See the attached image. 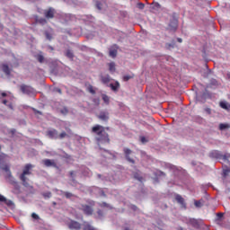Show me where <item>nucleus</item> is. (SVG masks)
I'll use <instances>...</instances> for the list:
<instances>
[{
    "instance_id": "f257e3e1",
    "label": "nucleus",
    "mask_w": 230,
    "mask_h": 230,
    "mask_svg": "<svg viewBox=\"0 0 230 230\" xmlns=\"http://www.w3.org/2000/svg\"><path fill=\"white\" fill-rule=\"evenodd\" d=\"M92 134H94L97 145H111V137L105 131V127L96 124L92 128Z\"/></svg>"
},
{
    "instance_id": "f03ea898",
    "label": "nucleus",
    "mask_w": 230,
    "mask_h": 230,
    "mask_svg": "<svg viewBox=\"0 0 230 230\" xmlns=\"http://www.w3.org/2000/svg\"><path fill=\"white\" fill-rule=\"evenodd\" d=\"M0 168H1V170H4V172H6V173H7L6 179H7V181L9 182V184L13 186V188L15 190H17V191H19L21 190V185H19V182H17L15 178L12 175V171H10V165L3 164L0 162Z\"/></svg>"
},
{
    "instance_id": "7ed1b4c3",
    "label": "nucleus",
    "mask_w": 230,
    "mask_h": 230,
    "mask_svg": "<svg viewBox=\"0 0 230 230\" xmlns=\"http://www.w3.org/2000/svg\"><path fill=\"white\" fill-rule=\"evenodd\" d=\"M31 168H33V165L31 164H25L22 173L20 175V181H22V186H24V188L33 190V186H31L30 182H28V178L26 177V175H31Z\"/></svg>"
},
{
    "instance_id": "20e7f679",
    "label": "nucleus",
    "mask_w": 230,
    "mask_h": 230,
    "mask_svg": "<svg viewBox=\"0 0 230 230\" xmlns=\"http://www.w3.org/2000/svg\"><path fill=\"white\" fill-rule=\"evenodd\" d=\"M20 91L23 94H27L28 96H35V89L30 85H26V84L20 85Z\"/></svg>"
},
{
    "instance_id": "39448f33",
    "label": "nucleus",
    "mask_w": 230,
    "mask_h": 230,
    "mask_svg": "<svg viewBox=\"0 0 230 230\" xmlns=\"http://www.w3.org/2000/svg\"><path fill=\"white\" fill-rule=\"evenodd\" d=\"M68 228L71 230H80L82 229V225L78 221L71 220L68 223Z\"/></svg>"
},
{
    "instance_id": "423d86ee",
    "label": "nucleus",
    "mask_w": 230,
    "mask_h": 230,
    "mask_svg": "<svg viewBox=\"0 0 230 230\" xmlns=\"http://www.w3.org/2000/svg\"><path fill=\"white\" fill-rule=\"evenodd\" d=\"M55 9L53 7H49V9L44 11V16L46 19H54L55 17Z\"/></svg>"
},
{
    "instance_id": "0eeeda50",
    "label": "nucleus",
    "mask_w": 230,
    "mask_h": 230,
    "mask_svg": "<svg viewBox=\"0 0 230 230\" xmlns=\"http://www.w3.org/2000/svg\"><path fill=\"white\" fill-rule=\"evenodd\" d=\"M47 136L50 139H58V131L57 129H55V128L49 129L47 131Z\"/></svg>"
},
{
    "instance_id": "6e6552de",
    "label": "nucleus",
    "mask_w": 230,
    "mask_h": 230,
    "mask_svg": "<svg viewBox=\"0 0 230 230\" xmlns=\"http://www.w3.org/2000/svg\"><path fill=\"white\" fill-rule=\"evenodd\" d=\"M81 208H82V210L83 212L84 213V215H87V216H91L93 215V207L89 206V205H81Z\"/></svg>"
},
{
    "instance_id": "1a4fd4ad",
    "label": "nucleus",
    "mask_w": 230,
    "mask_h": 230,
    "mask_svg": "<svg viewBox=\"0 0 230 230\" xmlns=\"http://www.w3.org/2000/svg\"><path fill=\"white\" fill-rule=\"evenodd\" d=\"M124 154H125V157H126L127 161H128V163H131L132 164H134V163H136V161H134V159L130 158V154H132V150L126 147V148H124Z\"/></svg>"
},
{
    "instance_id": "9d476101",
    "label": "nucleus",
    "mask_w": 230,
    "mask_h": 230,
    "mask_svg": "<svg viewBox=\"0 0 230 230\" xmlns=\"http://www.w3.org/2000/svg\"><path fill=\"white\" fill-rule=\"evenodd\" d=\"M42 163L45 166H47V168H49L50 166L57 168V163H55V160L44 159L42 160Z\"/></svg>"
},
{
    "instance_id": "9b49d317",
    "label": "nucleus",
    "mask_w": 230,
    "mask_h": 230,
    "mask_svg": "<svg viewBox=\"0 0 230 230\" xmlns=\"http://www.w3.org/2000/svg\"><path fill=\"white\" fill-rule=\"evenodd\" d=\"M178 26H179V21L176 18H173L169 23V28L170 30H172V31H175Z\"/></svg>"
},
{
    "instance_id": "f8f14e48",
    "label": "nucleus",
    "mask_w": 230,
    "mask_h": 230,
    "mask_svg": "<svg viewBox=\"0 0 230 230\" xmlns=\"http://www.w3.org/2000/svg\"><path fill=\"white\" fill-rule=\"evenodd\" d=\"M97 118L102 121H109V111H101Z\"/></svg>"
},
{
    "instance_id": "ddd939ff",
    "label": "nucleus",
    "mask_w": 230,
    "mask_h": 230,
    "mask_svg": "<svg viewBox=\"0 0 230 230\" xmlns=\"http://www.w3.org/2000/svg\"><path fill=\"white\" fill-rule=\"evenodd\" d=\"M175 200L181 206V208H183V209H186V202H184V198H182V196L177 194L175 196Z\"/></svg>"
},
{
    "instance_id": "4468645a",
    "label": "nucleus",
    "mask_w": 230,
    "mask_h": 230,
    "mask_svg": "<svg viewBox=\"0 0 230 230\" xmlns=\"http://www.w3.org/2000/svg\"><path fill=\"white\" fill-rule=\"evenodd\" d=\"M109 87H111V91H113L114 93H118V91H119V82L116 81L115 84H110Z\"/></svg>"
},
{
    "instance_id": "2eb2a0df",
    "label": "nucleus",
    "mask_w": 230,
    "mask_h": 230,
    "mask_svg": "<svg viewBox=\"0 0 230 230\" xmlns=\"http://www.w3.org/2000/svg\"><path fill=\"white\" fill-rule=\"evenodd\" d=\"M2 71H4V73L7 76L10 75L11 70H10V66H8V65L3 64V65H2Z\"/></svg>"
},
{
    "instance_id": "dca6fc26",
    "label": "nucleus",
    "mask_w": 230,
    "mask_h": 230,
    "mask_svg": "<svg viewBox=\"0 0 230 230\" xmlns=\"http://www.w3.org/2000/svg\"><path fill=\"white\" fill-rule=\"evenodd\" d=\"M102 98L106 105H109L111 103V97H109L107 94L102 93Z\"/></svg>"
},
{
    "instance_id": "f3484780",
    "label": "nucleus",
    "mask_w": 230,
    "mask_h": 230,
    "mask_svg": "<svg viewBox=\"0 0 230 230\" xmlns=\"http://www.w3.org/2000/svg\"><path fill=\"white\" fill-rule=\"evenodd\" d=\"M101 81L103 83V84H109V82H111V75H102L101 76Z\"/></svg>"
},
{
    "instance_id": "a211bd4d",
    "label": "nucleus",
    "mask_w": 230,
    "mask_h": 230,
    "mask_svg": "<svg viewBox=\"0 0 230 230\" xmlns=\"http://www.w3.org/2000/svg\"><path fill=\"white\" fill-rule=\"evenodd\" d=\"M109 71H111V73L116 72V63L114 62L109 63Z\"/></svg>"
},
{
    "instance_id": "6ab92c4d",
    "label": "nucleus",
    "mask_w": 230,
    "mask_h": 230,
    "mask_svg": "<svg viewBox=\"0 0 230 230\" xmlns=\"http://www.w3.org/2000/svg\"><path fill=\"white\" fill-rule=\"evenodd\" d=\"M132 78H134V74L123 75L122 80L128 82V80H132Z\"/></svg>"
},
{
    "instance_id": "aec40b11",
    "label": "nucleus",
    "mask_w": 230,
    "mask_h": 230,
    "mask_svg": "<svg viewBox=\"0 0 230 230\" xmlns=\"http://www.w3.org/2000/svg\"><path fill=\"white\" fill-rule=\"evenodd\" d=\"M190 224L193 227L199 228V221L197 219H190Z\"/></svg>"
},
{
    "instance_id": "412c9836",
    "label": "nucleus",
    "mask_w": 230,
    "mask_h": 230,
    "mask_svg": "<svg viewBox=\"0 0 230 230\" xmlns=\"http://www.w3.org/2000/svg\"><path fill=\"white\" fill-rule=\"evenodd\" d=\"M66 57H67V58H70L71 60H73V58H75V54L73 53V51L68 49L66 52Z\"/></svg>"
},
{
    "instance_id": "4be33fe9",
    "label": "nucleus",
    "mask_w": 230,
    "mask_h": 230,
    "mask_svg": "<svg viewBox=\"0 0 230 230\" xmlns=\"http://www.w3.org/2000/svg\"><path fill=\"white\" fill-rule=\"evenodd\" d=\"M227 128H230L229 124H224V123L219 124V130H226Z\"/></svg>"
},
{
    "instance_id": "5701e85b",
    "label": "nucleus",
    "mask_w": 230,
    "mask_h": 230,
    "mask_svg": "<svg viewBox=\"0 0 230 230\" xmlns=\"http://www.w3.org/2000/svg\"><path fill=\"white\" fill-rule=\"evenodd\" d=\"M117 55H118V50L116 49L110 50V57H111L112 58H116Z\"/></svg>"
},
{
    "instance_id": "b1692460",
    "label": "nucleus",
    "mask_w": 230,
    "mask_h": 230,
    "mask_svg": "<svg viewBox=\"0 0 230 230\" xmlns=\"http://www.w3.org/2000/svg\"><path fill=\"white\" fill-rule=\"evenodd\" d=\"M160 8H161V4L159 3L153 4V7H152L153 10H160Z\"/></svg>"
},
{
    "instance_id": "393cba45",
    "label": "nucleus",
    "mask_w": 230,
    "mask_h": 230,
    "mask_svg": "<svg viewBox=\"0 0 230 230\" xmlns=\"http://www.w3.org/2000/svg\"><path fill=\"white\" fill-rule=\"evenodd\" d=\"M45 36L48 40H51V39H53V34H51L49 31H45Z\"/></svg>"
},
{
    "instance_id": "a878e982",
    "label": "nucleus",
    "mask_w": 230,
    "mask_h": 230,
    "mask_svg": "<svg viewBox=\"0 0 230 230\" xmlns=\"http://www.w3.org/2000/svg\"><path fill=\"white\" fill-rule=\"evenodd\" d=\"M38 22H39L40 24H48V20H46V18H40V19L38 20Z\"/></svg>"
},
{
    "instance_id": "bb28decb",
    "label": "nucleus",
    "mask_w": 230,
    "mask_h": 230,
    "mask_svg": "<svg viewBox=\"0 0 230 230\" xmlns=\"http://www.w3.org/2000/svg\"><path fill=\"white\" fill-rule=\"evenodd\" d=\"M36 58H37L38 62H40V64H42V62H44V56H42V55H38L36 57Z\"/></svg>"
},
{
    "instance_id": "cd10ccee",
    "label": "nucleus",
    "mask_w": 230,
    "mask_h": 230,
    "mask_svg": "<svg viewBox=\"0 0 230 230\" xmlns=\"http://www.w3.org/2000/svg\"><path fill=\"white\" fill-rule=\"evenodd\" d=\"M88 91L91 93V94H96V91L94 90V87L93 85L88 86Z\"/></svg>"
},
{
    "instance_id": "c85d7f7f",
    "label": "nucleus",
    "mask_w": 230,
    "mask_h": 230,
    "mask_svg": "<svg viewBox=\"0 0 230 230\" xmlns=\"http://www.w3.org/2000/svg\"><path fill=\"white\" fill-rule=\"evenodd\" d=\"M66 136H67V133H66V131H63L58 135V137L59 139H64V137H66Z\"/></svg>"
},
{
    "instance_id": "c756f323",
    "label": "nucleus",
    "mask_w": 230,
    "mask_h": 230,
    "mask_svg": "<svg viewBox=\"0 0 230 230\" xmlns=\"http://www.w3.org/2000/svg\"><path fill=\"white\" fill-rule=\"evenodd\" d=\"M135 179H137V181H139L141 182V181H143V178L139 175V173L136 172L134 174Z\"/></svg>"
},
{
    "instance_id": "7c9ffc66",
    "label": "nucleus",
    "mask_w": 230,
    "mask_h": 230,
    "mask_svg": "<svg viewBox=\"0 0 230 230\" xmlns=\"http://www.w3.org/2000/svg\"><path fill=\"white\" fill-rule=\"evenodd\" d=\"M84 230H94V228L91 225L86 224L84 225Z\"/></svg>"
},
{
    "instance_id": "2f4dec72",
    "label": "nucleus",
    "mask_w": 230,
    "mask_h": 230,
    "mask_svg": "<svg viewBox=\"0 0 230 230\" xmlns=\"http://www.w3.org/2000/svg\"><path fill=\"white\" fill-rule=\"evenodd\" d=\"M64 195H65L66 199H71V197H73V193L67 192V191H65Z\"/></svg>"
},
{
    "instance_id": "473e14b6",
    "label": "nucleus",
    "mask_w": 230,
    "mask_h": 230,
    "mask_svg": "<svg viewBox=\"0 0 230 230\" xmlns=\"http://www.w3.org/2000/svg\"><path fill=\"white\" fill-rule=\"evenodd\" d=\"M137 8H138L139 10H144V9H145V4H143V3H138V4H137Z\"/></svg>"
},
{
    "instance_id": "72a5a7b5",
    "label": "nucleus",
    "mask_w": 230,
    "mask_h": 230,
    "mask_svg": "<svg viewBox=\"0 0 230 230\" xmlns=\"http://www.w3.org/2000/svg\"><path fill=\"white\" fill-rule=\"evenodd\" d=\"M43 197H44L45 199H51V192L43 193Z\"/></svg>"
},
{
    "instance_id": "f704fd0d",
    "label": "nucleus",
    "mask_w": 230,
    "mask_h": 230,
    "mask_svg": "<svg viewBox=\"0 0 230 230\" xmlns=\"http://www.w3.org/2000/svg\"><path fill=\"white\" fill-rule=\"evenodd\" d=\"M221 159H222L223 161H225V163H226V161L229 162V155H224L221 156Z\"/></svg>"
},
{
    "instance_id": "c9c22d12",
    "label": "nucleus",
    "mask_w": 230,
    "mask_h": 230,
    "mask_svg": "<svg viewBox=\"0 0 230 230\" xmlns=\"http://www.w3.org/2000/svg\"><path fill=\"white\" fill-rule=\"evenodd\" d=\"M32 218H34V220H39L40 217H39V215H37L36 213H32L31 214Z\"/></svg>"
},
{
    "instance_id": "e433bc0d",
    "label": "nucleus",
    "mask_w": 230,
    "mask_h": 230,
    "mask_svg": "<svg viewBox=\"0 0 230 230\" xmlns=\"http://www.w3.org/2000/svg\"><path fill=\"white\" fill-rule=\"evenodd\" d=\"M165 48H166L167 49H172V48H173V44H172V43H166V44H165Z\"/></svg>"
},
{
    "instance_id": "4c0bfd02",
    "label": "nucleus",
    "mask_w": 230,
    "mask_h": 230,
    "mask_svg": "<svg viewBox=\"0 0 230 230\" xmlns=\"http://www.w3.org/2000/svg\"><path fill=\"white\" fill-rule=\"evenodd\" d=\"M4 204H6V206H12L13 204V202H12V200H8L5 199V201H4Z\"/></svg>"
},
{
    "instance_id": "58836bf2",
    "label": "nucleus",
    "mask_w": 230,
    "mask_h": 230,
    "mask_svg": "<svg viewBox=\"0 0 230 230\" xmlns=\"http://www.w3.org/2000/svg\"><path fill=\"white\" fill-rule=\"evenodd\" d=\"M140 141H141V143H148V139H146V137H141Z\"/></svg>"
},
{
    "instance_id": "ea45409f",
    "label": "nucleus",
    "mask_w": 230,
    "mask_h": 230,
    "mask_svg": "<svg viewBox=\"0 0 230 230\" xmlns=\"http://www.w3.org/2000/svg\"><path fill=\"white\" fill-rule=\"evenodd\" d=\"M96 8L97 10H102V3L96 2Z\"/></svg>"
},
{
    "instance_id": "a19ab883",
    "label": "nucleus",
    "mask_w": 230,
    "mask_h": 230,
    "mask_svg": "<svg viewBox=\"0 0 230 230\" xmlns=\"http://www.w3.org/2000/svg\"><path fill=\"white\" fill-rule=\"evenodd\" d=\"M220 107L222 109H227V104L226 102H220Z\"/></svg>"
},
{
    "instance_id": "79ce46f5",
    "label": "nucleus",
    "mask_w": 230,
    "mask_h": 230,
    "mask_svg": "<svg viewBox=\"0 0 230 230\" xmlns=\"http://www.w3.org/2000/svg\"><path fill=\"white\" fill-rule=\"evenodd\" d=\"M0 202H6V198L0 194Z\"/></svg>"
},
{
    "instance_id": "37998d69",
    "label": "nucleus",
    "mask_w": 230,
    "mask_h": 230,
    "mask_svg": "<svg viewBox=\"0 0 230 230\" xmlns=\"http://www.w3.org/2000/svg\"><path fill=\"white\" fill-rule=\"evenodd\" d=\"M61 114H67L68 111L66 108L60 111Z\"/></svg>"
},
{
    "instance_id": "c03bdc74",
    "label": "nucleus",
    "mask_w": 230,
    "mask_h": 230,
    "mask_svg": "<svg viewBox=\"0 0 230 230\" xmlns=\"http://www.w3.org/2000/svg\"><path fill=\"white\" fill-rule=\"evenodd\" d=\"M194 204H195V206H196V208H200V205H201V203H200V201H195L194 202Z\"/></svg>"
},
{
    "instance_id": "a18cd8bd",
    "label": "nucleus",
    "mask_w": 230,
    "mask_h": 230,
    "mask_svg": "<svg viewBox=\"0 0 230 230\" xmlns=\"http://www.w3.org/2000/svg\"><path fill=\"white\" fill-rule=\"evenodd\" d=\"M56 93H58V94H62V89L56 88Z\"/></svg>"
},
{
    "instance_id": "49530a36",
    "label": "nucleus",
    "mask_w": 230,
    "mask_h": 230,
    "mask_svg": "<svg viewBox=\"0 0 230 230\" xmlns=\"http://www.w3.org/2000/svg\"><path fill=\"white\" fill-rule=\"evenodd\" d=\"M205 111L208 112V114H211V109L206 108Z\"/></svg>"
},
{
    "instance_id": "de8ad7c7",
    "label": "nucleus",
    "mask_w": 230,
    "mask_h": 230,
    "mask_svg": "<svg viewBox=\"0 0 230 230\" xmlns=\"http://www.w3.org/2000/svg\"><path fill=\"white\" fill-rule=\"evenodd\" d=\"M69 173H70V177H72L73 179V177L75 176V171H71Z\"/></svg>"
},
{
    "instance_id": "09e8293b",
    "label": "nucleus",
    "mask_w": 230,
    "mask_h": 230,
    "mask_svg": "<svg viewBox=\"0 0 230 230\" xmlns=\"http://www.w3.org/2000/svg\"><path fill=\"white\" fill-rule=\"evenodd\" d=\"M107 130H111V128H109V127H104V132H107Z\"/></svg>"
},
{
    "instance_id": "8fccbe9b",
    "label": "nucleus",
    "mask_w": 230,
    "mask_h": 230,
    "mask_svg": "<svg viewBox=\"0 0 230 230\" xmlns=\"http://www.w3.org/2000/svg\"><path fill=\"white\" fill-rule=\"evenodd\" d=\"M1 96H3V98H5V96H7L6 93H2Z\"/></svg>"
},
{
    "instance_id": "3c124183",
    "label": "nucleus",
    "mask_w": 230,
    "mask_h": 230,
    "mask_svg": "<svg viewBox=\"0 0 230 230\" xmlns=\"http://www.w3.org/2000/svg\"><path fill=\"white\" fill-rule=\"evenodd\" d=\"M2 103H3L4 105H6V103H8V101H7V100H4V101L2 102Z\"/></svg>"
},
{
    "instance_id": "603ef678",
    "label": "nucleus",
    "mask_w": 230,
    "mask_h": 230,
    "mask_svg": "<svg viewBox=\"0 0 230 230\" xmlns=\"http://www.w3.org/2000/svg\"><path fill=\"white\" fill-rule=\"evenodd\" d=\"M34 112H35V114H42L40 111H37L35 109H34Z\"/></svg>"
},
{
    "instance_id": "864d4df0",
    "label": "nucleus",
    "mask_w": 230,
    "mask_h": 230,
    "mask_svg": "<svg viewBox=\"0 0 230 230\" xmlns=\"http://www.w3.org/2000/svg\"><path fill=\"white\" fill-rule=\"evenodd\" d=\"M217 217H219V218H222V217H224V214L218 213V214H217Z\"/></svg>"
},
{
    "instance_id": "5fc2aeb1",
    "label": "nucleus",
    "mask_w": 230,
    "mask_h": 230,
    "mask_svg": "<svg viewBox=\"0 0 230 230\" xmlns=\"http://www.w3.org/2000/svg\"><path fill=\"white\" fill-rule=\"evenodd\" d=\"M8 107H9V109H11L12 111H13V105L9 104Z\"/></svg>"
},
{
    "instance_id": "6e6d98bb",
    "label": "nucleus",
    "mask_w": 230,
    "mask_h": 230,
    "mask_svg": "<svg viewBox=\"0 0 230 230\" xmlns=\"http://www.w3.org/2000/svg\"><path fill=\"white\" fill-rule=\"evenodd\" d=\"M177 40H178V42H182V39H181V38H178Z\"/></svg>"
},
{
    "instance_id": "4d7b16f0",
    "label": "nucleus",
    "mask_w": 230,
    "mask_h": 230,
    "mask_svg": "<svg viewBox=\"0 0 230 230\" xmlns=\"http://www.w3.org/2000/svg\"><path fill=\"white\" fill-rule=\"evenodd\" d=\"M160 173H161V175H164V172H160Z\"/></svg>"
},
{
    "instance_id": "13d9d810",
    "label": "nucleus",
    "mask_w": 230,
    "mask_h": 230,
    "mask_svg": "<svg viewBox=\"0 0 230 230\" xmlns=\"http://www.w3.org/2000/svg\"><path fill=\"white\" fill-rule=\"evenodd\" d=\"M136 208H137V207H136V206H134V207H133V209H136Z\"/></svg>"
},
{
    "instance_id": "bf43d9fd",
    "label": "nucleus",
    "mask_w": 230,
    "mask_h": 230,
    "mask_svg": "<svg viewBox=\"0 0 230 230\" xmlns=\"http://www.w3.org/2000/svg\"><path fill=\"white\" fill-rule=\"evenodd\" d=\"M104 206H107V203H103Z\"/></svg>"
},
{
    "instance_id": "052dcab7",
    "label": "nucleus",
    "mask_w": 230,
    "mask_h": 230,
    "mask_svg": "<svg viewBox=\"0 0 230 230\" xmlns=\"http://www.w3.org/2000/svg\"><path fill=\"white\" fill-rule=\"evenodd\" d=\"M98 177H102V175H101V174H99V175H98Z\"/></svg>"
},
{
    "instance_id": "680f3d73",
    "label": "nucleus",
    "mask_w": 230,
    "mask_h": 230,
    "mask_svg": "<svg viewBox=\"0 0 230 230\" xmlns=\"http://www.w3.org/2000/svg\"><path fill=\"white\" fill-rule=\"evenodd\" d=\"M125 230H130V229H128V228H126Z\"/></svg>"
},
{
    "instance_id": "e2e57ef3",
    "label": "nucleus",
    "mask_w": 230,
    "mask_h": 230,
    "mask_svg": "<svg viewBox=\"0 0 230 230\" xmlns=\"http://www.w3.org/2000/svg\"><path fill=\"white\" fill-rule=\"evenodd\" d=\"M225 175H226V172H225Z\"/></svg>"
}]
</instances>
